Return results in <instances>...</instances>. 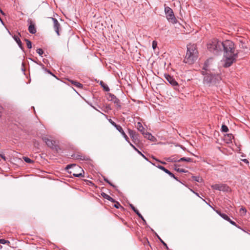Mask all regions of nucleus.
Instances as JSON below:
<instances>
[{"label": "nucleus", "mask_w": 250, "mask_h": 250, "mask_svg": "<svg viewBox=\"0 0 250 250\" xmlns=\"http://www.w3.org/2000/svg\"><path fill=\"white\" fill-rule=\"evenodd\" d=\"M7 243H9V242L3 239H0V243L1 244H4Z\"/></svg>", "instance_id": "obj_32"}, {"label": "nucleus", "mask_w": 250, "mask_h": 250, "mask_svg": "<svg viewBox=\"0 0 250 250\" xmlns=\"http://www.w3.org/2000/svg\"><path fill=\"white\" fill-rule=\"evenodd\" d=\"M79 168L80 169H81L82 171H83V170L81 169V167H79Z\"/></svg>", "instance_id": "obj_49"}, {"label": "nucleus", "mask_w": 250, "mask_h": 250, "mask_svg": "<svg viewBox=\"0 0 250 250\" xmlns=\"http://www.w3.org/2000/svg\"><path fill=\"white\" fill-rule=\"evenodd\" d=\"M145 138H147V139L149 140H152V139L154 138V137L149 133L148 132H145V134H143Z\"/></svg>", "instance_id": "obj_19"}, {"label": "nucleus", "mask_w": 250, "mask_h": 250, "mask_svg": "<svg viewBox=\"0 0 250 250\" xmlns=\"http://www.w3.org/2000/svg\"><path fill=\"white\" fill-rule=\"evenodd\" d=\"M157 167L159 169L163 170L166 173L168 174L170 176H171V177H173V178H174L175 179H176V180L178 181L177 178L174 176V175L172 173H171L169 170L166 169L165 167H164L163 166H160V165L158 166Z\"/></svg>", "instance_id": "obj_11"}, {"label": "nucleus", "mask_w": 250, "mask_h": 250, "mask_svg": "<svg viewBox=\"0 0 250 250\" xmlns=\"http://www.w3.org/2000/svg\"><path fill=\"white\" fill-rule=\"evenodd\" d=\"M37 52L40 56H42L43 53V51L41 48H38L37 49Z\"/></svg>", "instance_id": "obj_29"}, {"label": "nucleus", "mask_w": 250, "mask_h": 250, "mask_svg": "<svg viewBox=\"0 0 250 250\" xmlns=\"http://www.w3.org/2000/svg\"><path fill=\"white\" fill-rule=\"evenodd\" d=\"M216 212L221 217H222L223 219H224L225 220H227V221H229V219H230L228 216L227 215H226V214L225 213H221L220 211H218V210H217L216 211Z\"/></svg>", "instance_id": "obj_17"}, {"label": "nucleus", "mask_w": 250, "mask_h": 250, "mask_svg": "<svg viewBox=\"0 0 250 250\" xmlns=\"http://www.w3.org/2000/svg\"><path fill=\"white\" fill-rule=\"evenodd\" d=\"M137 152L141 156H142L145 159L147 160V159L145 157V156L144 154H143L139 150H137Z\"/></svg>", "instance_id": "obj_37"}, {"label": "nucleus", "mask_w": 250, "mask_h": 250, "mask_svg": "<svg viewBox=\"0 0 250 250\" xmlns=\"http://www.w3.org/2000/svg\"><path fill=\"white\" fill-rule=\"evenodd\" d=\"M222 50L224 51L223 66L224 67H229L236 61L238 51L235 50L234 43L229 40H226L223 42Z\"/></svg>", "instance_id": "obj_1"}, {"label": "nucleus", "mask_w": 250, "mask_h": 250, "mask_svg": "<svg viewBox=\"0 0 250 250\" xmlns=\"http://www.w3.org/2000/svg\"><path fill=\"white\" fill-rule=\"evenodd\" d=\"M28 23L30 24L28 27L29 32L31 34H35L36 33V28L35 27V24L31 20L28 19Z\"/></svg>", "instance_id": "obj_9"}, {"label": "nucleus", "mask_w": 250, "mask_h": 250, "mask_svg": "<svg viewBox=\"0 0 250 250\" xmlns=\"http://www.w3.org/2000/svg\"><path fill=\"white\" fill-rule=\"evenodd\" d=\"M104 181H105V182H106L107 183H108L109 184H110L111 186H112L114 187V186H113V185H112V184H111V183L109 181V180H107V179H105V178H104Z\"/></svg>", "instance_id": "obj_41"}, {"label": "nucleus", "mask_w": 250, "mask_h": 250, "mask_svg": "<svg viewBox=\"0 0 250 250\" xmlns=\"http://www.w3.org/2000/svg\"><path fill=\"white\" fill-rule=\"evenodd\" d=\"M175 170L177 171H178V172H186L187 171L185 169H183V168H175Z\"/></svg>", "instance_id": "obj_31"}, {"label": "nucleus", "mask_w": 250, "mask_h": 250, "mask_svg": "<svg viewBox=\"0 0 250 250\" xmlns=\"http://www.w3.org/2000/svg\"><path fill=\"white\" fill-rule=\"evenodd\" d=\"M73 175L75 177H79L82 176V173H73Z\"/></svg>", "instance_id": "obj_36"}, {"label": "nucleus", "mask_w": 250, "mask_h": 250, "mask_svg": "<svg viewBox=\"0 0 250 250\" xmlns=\"http://www.w3.org/2000/svg\"><path fill=\"white\" fill-rule=\"evenodd\" d=\"M42 139L44 142H45L46 144L49 147L52 148L55 146V141L51 140L46 137H42Z\"/></svg>", "instance_id": "obj_12"}, {"label": "nucleus", "mask_w": 250, "mask_h": 250, "mask_svg": "<svg viewBox=\"0 0 250 250\" xmlns=\"http://www.w3.org/2000/svg\"><path fill=\"white\" fill-rule=\"evenodd\" d=\"M211 188L213 189L218 190L221 191H229V188L224 184H216L211 186Z\"/></svg>", "instance_id": "obj_6"}, {"label": "nucleus", "mask_w": 250, "mask_h": 250, "mask_svg": "<svg viewBox=\"0 0 250 250\" xmlns=\"http://www.w3.org/2000/svg\"><path fill=\"white\" fill-rule=\"evenodd\" d=\"M130 206L133 211H134L136 209L132 204H130Z\"/></svg>", "instance_id": "obj_45"}, {"label": "nucleus", "mask_w": 250, "mask_h": 250, "mask_svg": "<svg viewBox=\"0 0 250 250\" xmlns=\"http://www.w3.org/2000/svg\"><path fill=\"white\" fill-rule=\"evenodd\" d=\"M167 160V161L168 162H172V157H169V158H168Z\"/></svg>", "instance_id": "obj_47"}, {"label": "nucleus", "mask_w": 250, "mask_h": 250, "mask_svg": "<svg viewBox=\"0 0 250 250\" xmlns=\"http://www.w3.org/2000/svg\"><path fill=\"white\" fill-rule=\"evenodd\" d=\"M179 159L175 158H172V162H178Z\"/></svg>", "instance_id": "obj_42"}, {"label": "nucleus", "mask_w": 250, "mask_h": 250, "mask_svg": "<svg viewBox=\"0 0 250 250\" xmlns=\"http://www.w3.org/2000/svg\"><path fill=\"white\" fill-rule=\"evenodd\" d=\"M191 159L190 158L183 157L179 159L178 162L186 161V162H191Z\"/></svg>", "instance_id": "obj_23"}, {"label": "nucleus", "mask_w": 250, "mask_h": 250, "mask_svg": "<svg viewBox=\"0 0 250 250\" xmlns=\"http://www.w3.org/2000/svg\"><path fill=\"white\" fill-rule=\"evenodd\" d=\"M109 100L110 101L113 102L114 104H115L116 105V106L118 108L121 107V105L120 104V101L118 98H116V97L115 95L110 94L109 95Z\"/></svg>", "instance_id": "obj_7"}, {"label": "nucleus", "mask_w": 250, "mask_h": 250, "mask_svg": "<svg viewBox=\"0 0 250 250\" xmlns=\"http://www.w3.org/2000/svg\"><path fill=\"white\" fill-rule=\"evenodd\" d=\"M13 38H14V40H15V41L17 42L18 45L20 47H21L22 43H21V41L20 39H19V38L16 36H14V37Z\"/></svg>", "instance_id": "obj_22"}, {"label": "nucleus", "mask_w": 250, "mask_h": 250, "mask_svg": "<svg viewBox=\"0 0 250 250\" xmlns=\"http://www.w3.org/2000/svg\"><path fill=\"white\" fill-rule=\"evenodd\" d=\"M50 19H51L53 22V26H54V28L55 32H56L57 35L58 36H59L60 34H59V29L60 26V23L55 18H50Z\"/></svg>", "instance_id": "obj_8"}, {"label": "nucleus", "mask_w": 250, "mask_h": 250, "mask_svg": "<svg viewBox=\"0 0 250 250\" xmlns=\"http://www.w3.org/2000/svg\"><path fill=\"white\" fill-rule=\"evenodd\" d=\"M25 41L26 42L27 46L29 49L32 48V43L31 42L28 40V39H25Z\"/></svg>", "instance_id": "obj_24"}, {"label": "nucleus", "mask_w": 250, "mask_h": 250, "mask_svg": "<svg viewBox=\"0 0 250 250\" xmlns=\"http://www.w3.org/2000/svg\"><path fill=\"white\" fill-rule=\"evenodd\" d=\"M198 57V52L196 45L189 44L187 45V51L184 59V62L188 64H192L196 61Z\"/></svg>", "instance_id": "obj_3"}, {"label": "nucleus", "mask_w": 250, "mask_h": 250, "mask_svg": "<svg viewBox=\"0 0 250 250\" xmlns=\"http://www.w3.org/2000/svg\"><path fill=\"white\" fill-rule=\"evenodd\" d=\"M165 78L167 80L168 82V83L171 84L173 86H176L178 85L177 82L175 80V79L172 77L169 76V75H166Z\"/></svg>", "instance_id": "obj_10"}, {"label": "nucleus", "mask_w": 250, "mask_h": 250, "mask_svg": "<svg viewBox=\"0 0 250 250\" xmlns=\"http://www.w3.org/2000/svg\"><path fill=\"white\" fill-rule=\"evenodd\" d=\"M242 161H243L244 163H245L247 164H248L249 163V161L246 159H243V160H242Z\"/></svg>", "instance_id": "obj_43"}, {"label": "nucleus", "mask_w": 250, "mask_h": 250, "mask_svg": "<svg viewBox=\"0 0 250 250\" xmlns=\"http://www.w3.org/2000/svg\"><path fill=\"white\" fill-rule=\"evenodd\" d=\"M101 85L103 87L105 91H109V88L108 87V86L105 84L104 82H101Z\"/></svg>", "instance_id": "obj_20"}, {"label": "nucleus", "mask_w": 250, "mask_h": 250, "mask_svg": "<svg viewBox=\"0 0 250 250\" xmlns=\"http://www.w3.org/2000/svg\"><path fill=\"white\" fill-rule=\"evenodd\" d=\"M129 145L133 148L134 149H135L136 151H137V150H138L134 146H133L130 142V141H129V142H128Z\"/></svg>", "instance_id": "obj_38"}, {"label": "nucleus", "mask_w": 250, "mask_h": 250, "mask_svg": "<svg viewBox=\"0 0 250 250\" xmlns=\"http://www.w3.org/2000/svg\"><path fill=\"white\" fill-rule=\"evenodd\" d=\"M102 195L104 198H105L112 202H113V203L115 202V201L114 200V199H113L112 198H111L110 196H109L107 194H106L105 193H102Z\"/></svg>", "instance_id": "obj_16"}, {"label": "nucleus", "mask_w": 250, "mask_h": 250, "mask_svg": "<svg viewBox=\"0 0 250 250\" xmlns=\"http://www.w3.org/2000/svg\"><path fill=\"white\" fill-rule=\"evenodd\" d=\"M165 13L166 15V18L167 21L173 23L175 24L177 22V20L174 14V12L171 8L168 6L165 7Z\"/></svg>", "instance_id": "obj_5"}, {"label": "nucleus", "mask_w": 250, "mask_h": 250, "mask_svg": "<svg viewBox=\"0 0 250 250\" xmlns=\"http://www.w3.org/2000/svg\"><path fill=\"white\" fill-rule=\"evenodd\" d=\"M109 122L113 125L116 128L119 126V125H117L114 122H113L111 119L108 120Z\"/></svg>", "instance_id": "obj_26"}, {"label": "nucleus", "mask_w": 250, "mask_h": 250, "mask_svg": "<svg viewBox=\"0 0 250 250\" xmlns=\"http://www.w3.org/2000/svg\"><path fill=\"white\" fill-rule=\"evenodd\" d=\"M140 218H141L144 222L146 223V220L144 219V217H143V216L140 214V216H138Z\"/></svg>", "instance_id": "obj_46"}, {"label": "nucleus", "mask_w": 250, "mask_h": 250, "mask_svg": "<svg viewBox=\"0 0 250 250\" xmlns=\"http://www.w3.org/2000/svg\"><path fill=\"white\" fill-rule=\"evenodd\" d=\"M157 45V43L156 41H153L152 42V47L154 49L156 48Z\"/></svg>", "instance_id": "obj_33"}, {"label": "nucleus", "mask_w": 250, "mask_h": 250, "mask_svg": "<svg viewBox=\"0 0 250 250\" xmlns=\"http://www.w3.org/2000/svg\"><path fill=\"white\" fill-rule=\"evenodd\" d=\"M23 159L25 162L28 163H31L33 162V161L28 157H24Z\"/></svg>", "instance_id": "obj_28"}, {"label": "nucleus", "mask_w": 250, "mask_h": 250, "mask_svg": "<svg viewBox=\"0 0 250 250\" xmlns=\"http://www.w3.org/2000/svg\"><path fill=\"white\" fill-rule=\"evenodd\" d=\"M162 164H166V163L165 162H161Z\"/></svg>", "instance_id": "obj_50"}, {"label": "nucleus", "mask_w": 250, "mask_h": 250, "mask_svg": "<svg viewBox=\"0 0 250 250\" xmlns=\"http://www.w3.org/2000/svg\"><path fill=\"white\" fill-rule=\"evenodd\" d=\"M72 166H75H75H76V165H68V166H67L66 168H69V167H72Z\"/></svg>", "instance_id": "obj_48"}, {"label": "nucleus", "mask_w": 250, "mask_h": 250, "mask_svg": "<svg viewBox=\"0 0 250 250\" xmlns=\"http://www.w3.org/2000/svg\"><path fill=\"white\" fill-rule=\"evenodd\" d=\"M120 206V205L119 203H117L116 204L114 205V207L117 208H119V207Z\"/></svg>", "instance_id": "obj_40"}, {"label": "nucleus", "mask_w": 250, "mask_h": 250, "mask_svg": "<svg viewBox=\"0 0 250 250\" xmlns=\"http://www.w3.org/2000/svg\"><path fill=\"white\" fill-rule=\"evenodd\" d=\"M116 129L121 133V134L123 135L125 140L127 142H129V138L124 132V131L123 130L122 127L120 125H119Z\"/></svg>", "instance_id": "obj_13"}, {"label": "nucleus", "mask_w": 250, "mask_h": 250, "mask_svg": "<svg viewBox=\"0 0 250 250\" xmlns=\"http://www.w3.org/2000/svg\"><path fill=\"white\" fill-rule=\"evenodd\" d=\"M223 47V42L217 39L212 40L208 44V49L215 54H217L219 52L222 51Z\"/></svg>", "instance_id": "obj_4"}, {"label": "nucleus", "mask_w": 250, "mask_h": 250, "mask_svg": "<svg viewBox=\"0 0 250 250\" xmlns=\"http://www.w3.org/2000/svg\"><path fill=\"white\" fill-rule=\"evenodd\" d=\"M153 159H154L155 160H156V161H158L157 159H155L154 158H153Z\"/></svg>", "instance_id": "obj_52"}, {"label": "nucleus", "mask_w": 250, "mask_h": 250, "mask_svg": "<svg viewBox=\"0 0 250 250\" xmlns=\"http://www.w3.org/2000/svg\"><path fill=\"white\" fill-rule=\"evenodd\" d=\"M74 158L81 160H85V157L80 154H74L72 156Z\"/></svg>", "instance_id": "obj_21"}, {"label": "nucleus", "mask_w": 250, "mask_h": 250, "mask_svg": "<svg viewBox=\"0 0 250 250\" xmlns=\"http://www.w3.org/2000/svg\"><path fill=\"white\" fill-rule=\"evenodd\" d=\"M212 59L207 60L204 63L203 69L202 74L204 75L203 83L204 84L210 86L211 84H215L221 80L219 75L213 74L211 72V65L212 64Z\"/></svg>", "instance_id": "obj_2"}, {"label": "nucleus", "mask_w": 250, "mask_h": 250, "mask_svg": "<svg viewBox=\"0 0 250 250\" xmlns=\"http://www.w3.org/2000/svg\"><path fill=\"white\" fill-rule=\"evenodd\" d=\"M240 210L242 211H243V213H244V214H245L246 213V211H247L246 208H241Z\"/></svg>", "instance_id": "obj_39"}, {"label": "nucleus", "mask_w": 250, "mask_h": 250, "mask_svg": "<svg viewBox=\"0 0 250 250\" xmlns=\"http://www.w3.org/2000/svg\"><path fill=\"white\" fill-rule=\"evenodd\" d=\"M70 82H71V83L72 84H73L74 85H75V86H76L77 87L81 88V87H82V86H83V85L81 83H80L77 81L71 80V81H70Z\"/></svg>", "instance_id": "obj_18"}, {"label": "nucleus", "mask_w": 250, "mask_h": 250, "mask_svg": "<svg viewBox=\"0 0 250 250\" xmlns=\"http://www.w3.org/2000/svg\"><path fill=\"white\" fill-rule=\"evenodd\" d=\"M193 179L196 181L197 182H201L202 181V178L200 177H196V176H195V177H193Z\"/></svg>", "instance_id": "obj_30"}, {"label": "nucleus", "mask_w": 250, "mask_h": 250, "mask_svg": "<svg viewBox=\"0 0 250 250\" xmlns=\"http://www.w3.org/2000/svg\"><path fill=\"white\" fill-rule=\"evenodd\" d=\"M231 224H232V225L233 226H235L236 227H237V225L235 223V222L232 221L230 219H229V220L228 221Z\"/></svg>", "instance_id": "obj_35"}, {"label": "nucleus", "mask_w": 250, "mask_h": 250, "mask_svg": "<svg viewBox=\"0 0 250 250\" xmlns=\"http://www.w3.org/2000/svg\"><path fill=\"white\" fill-rule=\"evenodd\" d=\"M134 211L137 214L138 216H140V213L137 209H136Z\"/></svg>", "instance_id": "obj_44"}, {"label": "nucleus", "mask_w": 250, "mask_h": 250, "mask_svg": "<svg viewBox=\"0 0 250 250\" xmlns=\"http://www.w3.org/2000/svg\"><path fill=\"white\" fill-rule=\"evenodd\" d=\"M128 133L130 137L132 138L133 141L135 142L136 140L137 139V135L134 131L128 129Z\"/></svg>", "instance_id": "obj_14"}, {"label": "nucleus", "mask_w": 250, "mask_h": 250, "mask_svg": "<svg viewBox=\"0 0 250 250\" xmlns=\"http://www.w3.org/2000/svg\"><path fill=\"white\" fill-rule=\"evenodd\" d=\"M0 157L4 161H6V157H5L4 154L2 152L0 153Z\"/></svg>", "instance_id": "obj_34"}, {"label": "nucleus", "mask_w": 250, "mask_h": 250, "mask_svg": "<svg viewBox=\"0 0 250 250\" xmlns=\"http://www.w3.org/2000/svg\"><path fill=\"white\" fill-rule=\"evenodd\" d=\"M157 237H158V239H159V240L160 241V242H161L163 244V245L165 247V248H166L167 249V250H168V247H167V244L166 243H165V242H164V241H163V240H162V239H161V238H160L158 235L157 236Z\"/></svg>", "instance_id": "obj_27"}, {"label": "nucleus", "mask_w": 250, "mask_h": 250, "mask_svg": "<svg viewBox=\"0 0 250 250\" xmlns=\"http://www.w3.org/2000/svg\"><path fill=\"white\" fill-rule=\"evenodd\" d=\"M222 132H227L229 131L228 127L226 125H222L221 127Z\"/></svg>", "instance_id": "obj_25"}, {"label": "nucleus", "mask_w": 250, "mask_h": 250, "mask_svg": "<svg viewBox=\"0 0 250 250\" xmlns=\"http://www.w3.org/2000/svg\"><path fill=\"white\" fill-rule=\"evenodd\" d=\"M0 12H1V13L2 14H3V12H2V11L1 10H0Z\"/></svg>", "instance_id": "obj_51"}, {"label": "nucleus", "mask_w": 250, "mask_h": 250, "mask_svg": "<svg viewBox=\"0 0 250 250\" xmlns=\"http://www.w3.org/2000/svg\"><path fill=\"white\" fill-rule=\"evenodd\" d=\"M136 127L139 131H140L143 134H145V128L143 126L142 124L140 122H138L136 125Z\"/></svg>", "instance_id": "obj_15"}]
</instances>
